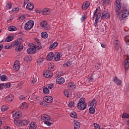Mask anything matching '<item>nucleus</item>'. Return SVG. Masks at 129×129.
Here are the masks:
<instances>
[{
  "mask_svg": "<svg viewBox=\"0 0 129 129\" xmlns=\"http://www.w3.org/2000/svg\"><path fill=\"white\" fill-rule=\"evenodd\" d=\"M115 10L116 12V15L118 17L120 21H122L123 19H125L127 17H128V11L125 9H121V3H120V0H116L115 4Z\"/></svg>",
  "mask_w": 129,
  "mask_h": 129,
  "instance_id": "nucleus-1",
  "label": "nucleus"
},
{
  "mask_svg": "<svg viewBox=\"0 0 129 129\" xmlns=\"http://www.w3.org/2000/svg\"><path fill=\"white\" fill-rule=\"evenodd\" d=\"M77 106L78 108H79L80 110H84L87 106V104L85 103V98H81L80 99L79 102L78 103Z\"/></svg>",
  "mask_w": 129,
  "mask_h": 129,
  "instance_id": "nucleus-2",
  "label": "nucleus"
},
{
  "mask_svg": "<svg viewBox=\"0 0 129 129\" xmlns=\"http://www.w3.org/2000/svg\"><path fill=\"white\" fill-rule=\"evenodd\" d=\"M34 27V21L30 20L27 22L25 25V30L30 31Z\"/></svg>",
  "mask_w": 129,
  "mask_h": 129,
  "instance_id": "nucleus-3",
  "label": "nucleus"
},
{
  "mask_svg": "<svg viewBox=\"0 0 129 129\" xmlns=\"http://www.w3.org/2000/svg\"><path fill=\"white\" fill-rule=\"evenodd\" d=\"M22 43H23V39L22 38H18L12 43V46L15 48L17 46L22 45Z\"/></svg>",
  "mask_w": 129,
  "mask_h": 129,
  "instance_id": "nucleus-4",
  "label": "nucleus"
},
{
  "mask_svg": "<svg viewBox=\"0 0 129 129\" xmlns=\"http://www.w3.org/2000/svg\"><path fill=\"white\" fill-rule=\"evenodd\" d=\"M100 17L101 18V13L98 11V9L96 10L94 12V15L93 17V20H99L100 19Z\"/></svg>",
  "mask_w": 129,
  "mask_h": 129,
  "instance_id": "nucleus-5",
  "label": "nucleus"
},
{
  "mask_svg": "<svg viewBox=\"0 0 129 129\" xmlns=\"http://www.w3.org/2000/svg\"><path fill=\"white\" fill-rule=\"evenodd\" d=\"M110 18V13L108 11H103L101 13V19H109Z\"/></svg>",
  "mask_w": 129,
  "mask_h": 129,
  "instance_id": "nucleus-6",
  "label": "nucleus"
},
{
  "mask_svg": "<svg viewBox=\"0 0 129 129\" xmlns=\"http://www.w3.org/2000/svg\"><path fill=\"white\" fill-rule=\"evenodd\" d=\"M43 76L46 78H51V77L53 76V73H52V72L48 70L44 72Z\"/></svg>",
  "mask_w": 129,
  "mask_h": 129,
  "instance_id": "nucleus-7",
  "label": "nucleus"
},
{
  "mask_svg": "<svg viewBox=\"0 0 129 129\" xmlns=\"http://www.w3.org/2000/svg\"><path fill=\"white\" fill-rule=\"evenodd\" d=\"M40 26L45 30H48L49 29V25H48V23L47 22V21H42L40 23Z\"/></svg>",
  "mask_w": 129,
  "mask_h": 129,
  "instance_id": "nucleus-8",
  "label": "nucleus"
},
{
  "mask_svg": "<svg viewBox=\"0 0 129 129\" xmlns=\"http://www.w3.org/2000/svg\"><path fill=\"white\" fill-rule=\"evenodd\" d=\"M14 99V96L13 95H9L5 98V101L6 102H11V101H13V100Z\"/></svg>",
  "mask_w": 129,
  "mask_h": 129,
  "instance_id": "nucleus-9",
  "label": "nucleus"
},
{
  "mask_svg": "<svg viewBox=\"0 0 129 129\" xmlns=\"http://www.w3.org/2000/svg\"><path fill=\"white\" fill-rule=\"evenodd\" d=\"M44 100L47 103H51L53 102V97L51 96H46L44 98Z\"/></svg>",
  "mask_w": 129,
  "mask_h": 129,
  "instance_id": "nucleus-10",
  "label": "nucleus"
},
{
  "mask_svg": "<svg viewBox=\"0 0 129 129\" xmlns=\"http://www.w3.org/2000/svg\"><path fill=\"white\" fill-rule=\"evenodd\" d=\"M13 69L16 71H19V70L20 69V62H19V60H16L15 61L13 66Z\"/></svg>",
  "mask_w": 129,
  "mask_h": 129,
  "instance_id": "nucleus-11",
  "label": "nucleus"
},
{
  "mask_svg": "<svg viewBox=\"0 0 129 129\" xmlns=\"http://www.w3.org/2000/svg\"><path fill=\"white\" fill-rule=\"evenodd\" d=\"M48 71L52 72L55 71V65L53 63H48Z\"/></svg>",
  "mask_w": 129,
  "mask_h": 129,
  "instance_id": "nucleus-12",
  "label": "nucleus"
},
{
  "mask_svg": "<svg viewBox=\"0 0 129 129\" xmlns=\"http://www.w3.org/2000/svg\"><path fill=\"white\" fill-rule=\"evenodd\" d=\"M54 53L53 52H49L47 56L46 59L47 60H48L49 61H51L52 60H53V59L54 58Z\"/></svg>",
  "mask_w": 129,
  "mask_h": 129,
  "instance_id": "nucleus-13",
  "label": "nucleus"
},
{
  "mask_svg": "<svg viewBox=\"0 0 129 129\" xmlns=\"http://www.w3.org/2000/svg\"><path fill=\"white\" fill-rule=\"evenodd\" d=\"M56 82L58 84H63V83L65 82V79H64V78L62 77L58 78L56 79Z\"/></svg>",
  "mask_w": 129,
  "mask_h": 129,
  "instance_id": "nucleus-14",
  "label": "nucleus"
},
{
  "mask_svg": "<svg viewBox=\"0 0 129 129\" xmlns=\"http://www.w3.org/2000/svg\"><path fill=\"white\" fill-rule=\"evenodd\" d=\"M28 54H35L37 52V50L35 48H30L27 50Z\"/></svg>",
  "mask_w": 129,
  "mask_h": 129,
  "instance_id": "nucleus-15",
  "label": "nucleus"
},
{
  "mask_svg": "<svg viewBox=\"0 0 129 129\" xmlns=\"http://www.w3.org/2000/svg\"><path fill=\"white\" fill-rule=\"evenodd\" d=\"M90 5V4L89 3V2H85L84 4H83L82 6V10H87V9L89 8Z\"/></svg>",
  "mask_w": 129,
  "mask_h": 129,
  "instance_id": "nucleus-16",
  "label": "nucleus"
},
{
  "mask_svg": "<svg viewBox=\"0 0 129 129\" xmlns=\"http://www.w3.org/2000/svg\"><path fill=\"white\" fill-rule=\"evenodd\" d=\"M28 107V105L27 103L26 102H23L20 105V108L21 110L23 109H27Z\"/></svg>",
  "mask_w": 129,
  "mask_h": 129,
  "instance_id": "nucleus-17",
  "label": "nucleus"
},
{
  "mask_svg": "<svg viewBox=\"0 0 129 129\" xmlns=\"http://www.w3.org/2000/svg\"><path fill=\"white\" fill-rule=\"evenodd\" d=\"M51 13V11H50V9L49 8H44L42 11V15H44L47 16V15H49Z\"/></svg>",
  "mask_w": 129,
  "mask_h": 129,
  "instance_id": "nucleus-18",
  "label": "nucleus"
},
{
  "mask_svg": "<svg viewBox=\"0 0 129 129\" xmlns=\"http://www.w3.org/2000/svg\"><path fill=\"white\" fill-rule=\"evenodd\" d=\"M96 100L93 99L91 102H89V105L90 107H96Z\"/></svg>",
  "mask_w": 129,
  "mask_h": 129,
  "instance_id": "nucleus-19",
  "label": "nucleus"
},
{
  "mask_svg": "<svg viewBox=\"0 0 129 129\" xmlns=\"http://www.w3.org/2000/svg\"><path fill=\"white\" fill-rule=\"evenodd\" d=\"M14 123L17 126H20V125H22V120L18 118H15L14 119Z\"/></svg>",
  "mask_w": 129,
  "mask_h": 129,
  "instance_id": "nucleus-20",
  "label": "nucleus"
},
{
  "mask_svg": "<svg viewBox=\"0 0 129 129\" xmlns=\"http://www.w3.org/2000/svg\"><path fill=\"white\" fill-rule=\"evenodd\" d=\"M22 116V112L19 111L16 112L15 114L13 115V117L15 118H19Z\"/></svg>",
  "mask_w": 129,
  "mask_h": 129,
  "instance_id": "nucleus-21",
  "label": "nucleus"
},
{
  "mask_svg": "<svg viewBox=\"0 0 129 129\" xmlns=\"http://www.w3.org/2000/svg\"><path fill=\"white\" fill-rule=\"evenodd\" d=\"M26 9L28 11H32L34 9V4L32 3H28L26 6Z\"/></svg>",
  "mask_w": 129,
  "mask_h": 129,
  "instance_id": "nucleus-22",
  "label": "nucleus"
},
{
  "mask_svg": "<svg viewBox=\"0 0 129 129\" xmlns=\"http://www.w3.org/2000/svg\"><path fill=\"white\" fill-rule=\"evenodd\" d=\"M113 81L117 85H121V83H122L121 81L117 78V77H115Z\"/></svg>",
  "mask_w": 129,
  "mask_h": 129,
  "instance_id": "nucleus-23",
  "label": "nucleus"
},
{
  "mask_svg": "<svg viewBox=\"0 0 129 129\" xmlns=\"http://www.w3.org/2000/svg\"><path fill=\"white\" fill-rule=\"evenodd\" d=\"M41 119L43 120H50L51 119V118L50 117V116L48 115H42L41 117Z\"/></svg>",
  "mask_w": 129,
  "mask_h": 129,
  "instance_id": "nucleus-24",
  "label": "nucleus"
},
{
  "mask_svg": "<svg viewBox=\"0 0 129 129\" xmlns=\"http://www.w3.org/2000/svg\"><path fill=\"white\" fill-rule=\"evenodd\" d=\"M124 67L126 70L127 69H128L129 68V58L127 59H125L124 62Z\"/></svg>",
  "mask_w": 129,
  "mask_h": 129,
  "instance_id": "nucleus-25",
  "label": "nucleus"
},
{
  "mask_svg": "<svg viewBox=\"0 0 129 129\" xmlns=\"http://www.w3.org/2000/svg\"><path fill=\"white\" fill-rule=\"evenodd\" d=\"M74 129H78L80 127V122H78L77 120H74Z\"/></svg>",
  "mask_w": 129,
  "mask_h": 129,
  "instance_id": "nucleus-26",
  "label": "nucleus"
},
{
  "mask_svg": "<svg viewBox=\"0 0 129 129\" xmlns=\"http://www.w3.org/2000/svg\"><path fill=\"white\" fill-rule=\"evenodd\" d=\"M60 58H61V56L60 55V53L56 52L54 54V59L55 61H59L60 60Z\"/></svg>",
  "mask_w": 129,
  "mask_h": 129,
  "instance_id": "nucleus-27",
  "label": "nucleus"
},
{
  "mask_svg": "<svg viewBox=\"0 0 129 129\" xmlns=\"http://www.w3.org/2000/svg\"><path fill=\"white\" fill-rule=\"evenodd\" d=\"M57 46H58V43L54 42L53 44H52L50 47H49V49L50 50H53V49H55V48H56V47H57Z\"/></svg>",
  "mask_w": 129,
  "mask_h": 129,
  "instance_id": "nucleus-28",
  "label": "nucleus"
},
{
  "mask_svg": "<svg viewBox=\"0 0 129 129\" xmlns=\"http://www.w3.org/2000/svg\"><path fill=\"white\" fill-rule=\"evenodd\" d=\"M23 45L20 44L19 45H17L16 47L15 48L16 51H17L18 52H21L22 50H23Z\"/></svg>",
  "mask_w": 129,
  "mask_h": 129,
  "instance_id": "nucleus-29",
  "label": "nucleus"
},
{
  "mask_svg": "<svg viewBox=\"0 0 129 129\" xmlns=\"http://www.w3.org/2000/svg\"><path fill=\"white\" fill-rule=\"evenodd\" d=\"M30 129H36L37 128V124L35 122H32L30 124L29 127Z\"/></svg>",
  "mask_w": 129,
  "mask_h": 129,
  "instance_id": "nucleus-30",
  "label": "nucleus"
},
{
  "mask_svg": "<svg viewBox=\"0 0 129 129\" xmlns=\"http://www.w3.org/2000/svg\"><path fill=\"white\" fill-rule=\"evenodd\" d=\"M8 30L10 32H14V31H17V28L15 26H11L8 27Z\"/></svg>",
  "mask_w": 129,
  "mask_h": 129,
  "instance_id": "nucleus-31",
  "label": "nucleus"
},
{
  "mask_svg": "<svg viewBox=\"0 0 129 129\" xmlns=\"http://www.w3.org/2000/svg\"><path fill=\"white\" fill-rule=\"evenodd\" d=\"M72 65V62L70 61H68L63 63V66L64 67H70Z\"/></svg>",
  "mask_w": 129,
  "mask_h": 129,
  "instance_id": "nucleus-32",
  "label": "nucleus"
},
{
  "mask_svg": "<svg viewBox=\"0 0 129 129\" xmlns=\"http://www.w3.org/2000/svg\"><path fill=\"white\" fill-rule=\"evenodd\" d=\"M41 35L42 38H43V39H47V38H48V33H47V32H43Z\"/></svg>",
  "mask_w": 129,
  "mask_h": 129,
  "instance_id": "nucleus-33",
  "label": "nucleus"
},
{
  "mask_svg": "<svg viewBox=\"0 0 129 129\" xmlns=\"http://www.w3.org/2000/svg\"><path fill=\"white\" fill-rule=\"evenodd\" d=\"M38 45H35L34 44H32L31 45V47H32V48H35V49H37L38 50L42 49V46L40 45V44Z\"/></svg>",
  "mask_w": 129,
  "mask_h": 129,
  "instance_id": "nucleus-34",
  "label": "nucleus"
},
{
  "mask_svg": "<svg viewBox=\"0 0 129 129\" xmlns=\"http://www.w3.org/2000/svg\"><path fill=\"white\" fill-rule=\"evenodd\" d=\"M14 40V37L13 36H8L5 40V42H11Z\"/></svg>",
  "mask_w": 129,
  "mask_h": 129,
  "instance_id": "nucleus-35",
  "label": "nucleus"
},
{
  "mask_svg": "<svg viewBox=\"0 0 129 129\" xmlns=\"http://www.w3.org/2000/svg\"><path fill=\"white\" fill-rule=\"evenodd\" d=\"M43 93H44L45 94H49V93H50V91L49 90V89H48V88L47 87L43 88Z\"/></svg>",
  "mask_w": 129,
  "mask_h": 129,
  "instance_id": "nucleus-36",
  "label": "nucleus"
},
{
  "mask_svg": "<svg viewBox=\"0 0 129 129\" xmlns=\"http://www.w3.org/2000/svg\"><path fill=\"white\" fill-rule=\"evenodd\" d=\"M21 121V125H28L29 124V122L27 120H23Z\"/></svg>",
  "mask_w": 129,
  "mask_h": 129,
  "instance_id": "nucleus-37",
  "label": "nucleus"
},
{
  "mask_svg": "<svg viewBox=\"0 0 129 129\" xmlns=\"http://www.w3.org/2000/svg\"><path fill=\"white\" fill-rule=\"evenodd\" d=\"M1 80H2V81H7V80H8V77L5 75H3L1 77Z\"/></svg>",
  "mask_w": 129,
  "mask_h": 129,
  "instance_id": "nucleus-38",
  "label": "nucleus"
},
{
  "mask_svg": "<svg viewBox=\"0 0 129 129\" xmlns=\"http://www.w3.org/2000/svg\"><path fill=\"white\" fill-rule=\"evenodd\" d=\"M94 108H95L93 107H90L89 109V112L90 113H94L95 112V109Z\"/></svg>",
  "mask_w": 129,
  "mask_h": 129,
  "instance_id": "nucleus-39",
  "label": "nucleus"
},
{
  "mask_svg": "<svg viewBox=\"0 0 129 129\" xmlns=\"http://www.w3.org/2000/svg\"><path fill=\"white\" fill-rule=\"evenodd\" d=\"M75 106V103L74 102V101H72L71 102H70L69 104V106L71 108H72V107H74V106Z\"/></svg>",
  "mask_w": 129,
  "mask_h": 129,
  "instance_id": "nucleus-40",
  "label": "nucleus"
},
{
  "mask_svg": "<svg viewBox=\"0 0 129 129\" xmlns=\"http://www.w3.org/2000/svg\"><path fill=\"white\" fill-rule=\"evenodd\" d=\"M44 60H45V58H44V57H41L39 58L37 62L39 64H41L42 62H44Z\"/></svg>",
  "mask_w": 129,
  "mask_h": 129,
  "instance_id": "nucleus-41",
  "label": "nucleus"
},
{
  "mask_svg": "<svg viewBox=\"0 0 129 129\" xmlns=\"http://www.w3.org/2000/svg\"><path fill=\"white\" fill-rule=\"evenodd\" d=\"M122 118H129V115L126 113H123L122 115Z\"/></svg>",
  "mask_w": 129,
  "mask_h": 129,
  "instance_id": "nucleus-42",
  "label": "nucleus"
},
{
  "mask_svg": "<svg viewBox=\"0 0 129 129\" xmlns=\"http://www.w3.org/2000/svg\"><path fill=\"white\" fill-rule=\"evenodd\" d=\"M12 8V3L10 2H9L7 3V5H6V8L7 10H11V8Z\"/></svg>",
  "mask_w": 129,
  "mask_h": 129,
  "instance_id": "nucleus-43",
  "label": "nucleus"
},
{
  "mask_svg": "<svg viewBox=\"0 0 129 129\" xmlns=\"http://www.w3.org/2000/svg\"><path fill=\"white\" fill-rule=\"evenodd\" d=\"M70 115L72 117H73L74 118H76L77 117V115L76 114V112H75L71 113Z\"/></svg>",
  "mask_w": 129,
  "mask_h": 129,
  "instance_id": "nucleus-44",
  "label": "nucleus"
},
{
  "mask_svg": "<svg viewBox=\"0 0 129 129\" xmlns=\"http://www.w3.org/2000/svg\"><path fill=\"white\" fill-rule=\"evenodd\" d=\"M32 84H35L37 82V76L33 77V79L31 80Z\"/></svg>",
  "mask_w": 129,
  "mask_h": 129,
  "instance_id": "nucleus-45",
  "label": "nucleus"
},
{
  "mask_svg": "<svg viewBox=\"0 0 129 129\" xmlns=\"http://www.w3.org/2000/svg\"><path fill=\"white\" fill-rule=\"evenodd\" d=\"M102 3H103V5H108L110 3V0H102Z\"/></svg>",
  "mask_w": 129,
  "mask_h": 129,
  "instance_id": "nucleus-46",
  "label": "nucleus"
},
{
  "mask_svg": "<svg viewBox=\"0 0 129 129\" xmlns=\"http://www.w3.org/2000/svg\"><path fill=\"white\" fill-rule=\"evenodd\" d=\"M8 110V107L6 105H3L1 107V110L2 111H6V110Z\"/></svg>",
  "mask_w": 129,
  "mask_h": 129,
  "instance_id": "nucleus-47",
  "label": "nucleus"
},
{
  "mask_svg": "<svg viewBox=\"0 0 129 129\" xmlns=\"http://www.w3.org/2000/svg\"><path fill=\"white\" fill-rule=\"evenodd\" d=\"M64 94L65 96H67V97H69V91H68V90H64Z\"/></svg>",
  "mask_w": 129,
  "mask_h": 129,
  "instance_id": "nucleus-48",
  "label": "nucleus"
},
{
  "mask_svg": "<svg viewBox=\"0 0 129 129\" xmlns=\"http://www.w3.org/2000/svg\"><path fill=\"white\" fill-rule=\"evenodd\" d=\"M125 41L127 45H129V36H125L124 38Z\"/></svg>",
  "mask_w": 129,
  "mask_h": 129,
  "instance_id": "nucleus-49",
  "label": "nucleus"
},
{
  "mask_svg": "<svg viewBox=\"0 0 129 129\" xmlns=\"http://www.w3.org/2000/svg\"><path fill=\"white\" fill-rule=\"evenodd\" d=\"M94 126L95 129H99V128H100V127L99 126V124H97L96 123H94Z\"/></svg>",
  "mask_w": 129,
  "mask_h": 129,
  "instance_id": "nucleus-50",
  "label": "nucleus"
},
{
  "mask_svg": "<svg viewBox=\"0 0 129 129\" xmlns=\"http://www.w3.org/2000/svg\"><path fill=\"white\" fill-rule=\"evenodd\" d=\"M86 19H87V16H86V15H84L81 18V21H82V22H83L84 21H85Z\"/></svg>",
  "mask_w": 129,
  "mask_h": 129,
  "instance_id": "nucleus-51",
  "label": "nucleus"
},
{
  "mask_svg": "<svg viewBox=\"0 0 129 129\" xmlns=\"http://www.w3.org/2000/svg\"><path fill=\"white\" fill-rule=\"evenodd\" d=\"M47 87L49 89H52L54 87V85L53 84H49L47 85Z\"/></svg>",
  "mask_w": 129,
  "mask_h": 129,
  "instance_id": "nucleus-52",
  "label": "nucleus"
},
{
  "mask_svg": "<svg viewBox=\"0 0 129 129\" xmlns=\"http://www.w3.org/2000/svg\"><path fill=\"white\" fill-rule=\"evenodd\" d=\"M12 12H13V13H18L19 12V8H13L12 9Z\"/></svg>",
  "mask_w": 129,
  "mask_h": 129,
  "instance_id": "nucleus-53",
  "label": "nucleus"
},
{
  "mask_svg": "<svg viewBox=\"0 0 129 129\" xmlns=\"http://www.w3.org/2000/svg\"><path fill=\"white\" fill-rule=\"evenodd\" d=\"M44 123L45 124H47V125H48V126H50V125H51V122L50 121L45 120L44 121Z\"/></svg>",
  "mask_w": 129,
  "mask_h": 129,
  "instance_id": "nucleus-54",
  "label": "nucleus"
},
{
  "mask_svg": "<svg viewBox=\"0 0 129 129\" xmlns=\"http://www.w3.org/2000/svg\"><path fill=\"white\" fill-rule=\"evenodd\" d=\"M26 19V17L24 15H21L20 17V21H24Z\"/></svg>",
  "mask_w": 129,
  "mask_h": 129,
  "instance_id": "nucleus-55",
  "label": "nucleus"
},
{
  "mask_svg": "<svg viewBox=\"0 0 129 129\" xmlns=\"http://www.w3.org/2000/svg\"><path fill=\"white\" fill-rule=\"evenodd\" d=\"M114 43H115L114 44L115 47H117L119 46V42H118V41L116 40Z\"/></svg>",
  "mask_w": 129,
  "mask_h": 129,
  "instance_id": "nucleus-56",
  "label": "nucleus"
},
{
  "mask_svg": "<svg viewBox=\"0 0 129 129\" xmlns=\"http://www.w3.org/2000/svg\"><path fill=\"white\" fill-rule=\"evenodd\" d=\"M88 80L89 82H93V78L92 76H91V77H89L88 79Z\"/></svg>",
  "mask_w": 129,
  "mask_h": 129,
  "instance_id": "nucleus-57",
  "label": "nucleus"
},
{
  "mask_svg": "<svg viewBox=\"0 0 129 129\" xmlns=\"http://www.w3.org/2000/svg\"><path fill=\"white\" fill-rule=\"evenodd\" d=\"M34 40L35 41H36L38 45H40V44H41V42H40V40H39L37 38H35Z\"/></svg>",
  "mask_w": 129,
  "mask_h": 129,
  "instance_id": "nucleus-58",
  "label": "nucleus"
},
{
  "mask_svg": "<svg viewBox=\"0 0 129 129\" xmlns=\"http://www.w3.org/2000/svg\"><path fill=\"white\" fill-rule=\"evenodd\" d=\"M6 87H7V88H10V87H11V83H6Z\"/></svg>",
  "mask_w": 129,
  "mask_h": 129,
  "instance_id": "nucleus-59",
  "label": "nucleus"
},
{
  "mask_svg": "<svg viewBox=\"0 0 129 129\" xmlns=\"http://www.w3.org/2000/svg\"><path fill=\"white\" fill-rule=\"evenodd\" d=\"M20 100H25V96H23V95H21L19 97Z\"/></svg>",
  "mask_w": 129,
  "mask_h": 129,
  "instance_id": "nucleus-60",
  "label": "nucleus"
},
{
  "mask_svg": "<svg viewBox=\"0 0 129 129\" xmlns=\"http://www.w3.org/2000/svg\"><path fill=\"white\" fill-rule=\"evenodd\" d=\"M95 23H94V25L95 26V27H96V26H97V23H98L99 21L97 20H95Z\"/></svg>",
  "mask_w": 129,
  "mask_h": 129,
  "instance_id": "nucleus-61",
  "label": "nucleus"
},
{
  "mask_svg": "<svg viewBox=\"0 0 129 129\" xmlns=\"http://www.w3.org/2000/svg\"><path fill=\"white\" fill-rule=\"evenodd\" d=\"M2 49H4V45L1 44L0 45V51H2Z\"/></svg>",
  "mask_w": 129,
  "mask_h": 129,
  "instance_id": "nucleus-62",
  "label": "nucleus"
},
{
  "mask_svg": "<svg viewBox=\"0 0 129 129\" xmlns=\"http://www.w3.org/2000/svg\"><path fill=\"white\" fill-rule=\"evenodd\" d=\"M101 47H102V48H105V47H106V45H105V44H102Z\"/></svg>",
  "mask_w": 129,
  "mask_h": 129,
  "instance_id": "nucleus-63",
  "label": "nucleus"
},
{
  "mask_svg": "<svg viewBox=\"0 0 129 129\" xmlns=\"http://www.w3.org/2000/svg\"><path fill=\"white\" fill-rule=\"evenodd\" d=\"M70 87H71L72 88H75L76 86L74 85H72L70 86Z\"/></svg>",
  "mask_w": 129,
  "mask_h": 129,
  "instance_id": "nucleus-64",
  "label": "nucleus"
}]
</instances>
